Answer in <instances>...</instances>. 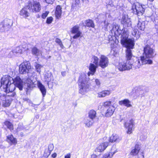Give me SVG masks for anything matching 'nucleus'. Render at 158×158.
<instances>
[{"instance_id":"obj_21","label":"nucleus","mask_w":158,"mask_h":158,"mask_svg":"<svg viewBox=\"0 0 158 158\" xmlns=\"http://www.w3.org/2000/svg\"><path fill=\"white\" fill-rule=\"evenodd\" d=\"M118 103L120 105H124L127 107H130L132 106L131 104L130 101L128 99H125L123 100L120 101Z\"/></svg>"},{"instance_id":"obj_28","label":"nucleus","mask_w":158,"mask_h":158,"mask_svg":"<svg viewBox=\"0 0 158 158\" xmlns=\"http://www.w3.org/2000/svg\"><path fill=\"white\" fill-rule=\"evenodd\" d=\"M110 93L111 92L110 90H103L98 93V97L99 98L104 97L106 96L109 95Z\"/></svg>"},{"instance_id":"obj_38","label":"nucleus","mask_w":158,"mask_h":158,"mask_svg":"<svg viewBox=\"0 0 158 158\" xmlns=\"http://www.w3.org/2000/svg\"><path fill=\"white\" fill-rule=\"evenodd\" d=\"M34 65L37 72H38L39 73H40L41 72L40 69L42 66L36 62L35 63Z\"/></svg>"},{"instance_id":"obj_9","label":"nucleus","mask_w":158,"mask_h":158,"mask_svg":"<svg viewBox=\"0 0 158 158\" xmlns=\"http://www.w3.org/2000/svg\"><path fill=\"white\" fill-rule=\"evenodd\" d=\"M130 61L120 62L117 66V68L121 71L130 70L131 69V65L130 64Z\"/></svg>"},{"instance_id":"obj_2","label":"nucleus","mask_w":158,"mask_h":158,"mask_svg":"<svg viewBox=\"0 0 158 158\" xmlns=\"http://www.w3.org/2000/svg\"><path fill=\"white\" fill-rule=\"evenodd\" d=\"M13 78L8 75L3 77L1 81V87L4 89L6 93L12 92L11 94L9 95L12 97H14L15 95V93L13 92L15 89V85L13 84Z\"/></svg>"},{"instance_id":"obj_19","label":"nucleus","mask_w":158,"mask_h":158,"mask_svg":"<svg viewBox=\"0 0 158 158\" xmlns=\"http://www.w3.org/2000/svg\"><path fill=\"white\" fill-rule=\"evenodd\" d=\"M108 145L109 143L107 142L101 143L97 148V151L99 152H102L104 151L108 146Z\"/></svg>"},{"instance_id":"obj_51","label":"nucleus","mask_w":158,"mask_h":158,"mask_svg":"<svg viewBox=\"0 0 158 158\" xmlns=\"http://www.w3.org/2000/svg\"><path fill=\"white\" fill-rule=\"evenodd\" d=\"M55 42L56 43L58 44H60V43L61 42V41L60 40V39L58 38H56L55 40Z\"/></svg>"},{"instance_id":"obj_23","label":"nucleus","mask_w":158,"mask_h":158,"mask_svg":"<svg viewBox=\"0 0 158 158\" xmlns=\"http://www.w3.org/2000/svg\"><path fill=\"white\" fill-rule=\"evenodd\" d=\"M35 75L31 77H29L27 79L26 82L28 86L30 87H32L34 86L35 85V80H33L32 79V77L33 78Z\"/></svg>"},{"instance_id":"obj_11","label":"nucleus","mask_w":158,"mask_h":158,"mask_svg":"<svg viewBox=\"0 0 158 158\" xmlns=\"http://www.w3.org/2000/svg\"><path fill=\"white\" fill-rule=\"evenodd\" d=\"M109 63V59L107 57L103 55L101 56L99 62V66L104 69L108 66Z\"/></svg>"},{"instance_id":"obj_12","label":"nucleus","mask_w":158,"mask_h":158,"mask_svg":"<svg viewBox=\"0 0 158 158\" xmlns=\"http://www.w3.org/2000/svg\"><path fill=\"white\" fill-rule=\"evenodd\" d=\"M10 19H6L0 23V32H3L9 29L10 27Z\"/></svg>"},{"instance_id":"obj_52","label":"nucleus","mask_w":158,"mask_h":158,"mask_svg":"<svg viewBox=\"0 0 158 158\" xmlns=\"http://www.w3.org/2000/svg\"><path fill=\"white\" fill-rule=\"evenodd\" d=\"M60 46V47L62 48H64V46H63V45L62 43V41L61 42H60V44H58Z\"/></svg>"},{"instance_id":"obj_14","label":"nucleus","mask_w":158,"mask_h":158,"mask_svg":"<svg viewBox=\"0 0 158 158\" xmlns=\"http://www.w3.org/2000/svg\"><path fill=\"white\" fill-rule=\"evenodd\" d=\"M134 121L132 119L130 120L128 122H126L124 124V126L127 129V133L128 134H131L134 129Z\"/></svg>"},{"instance_id":"obj_40","label":"nucleus","mask_w":158,"mask_h":158,"mask_svg":"<svg viewBox=\"0 0 158 158\" xmlns=\"http://www.w3.org/2000/svg\"><path fill=\"white\" fill-rule=\"evenodd\" d=\"M138 30L136 29L133 28V31L132 32V34L134 37H135L136 39H137V38H139V35H136Z\"/></svg>"},{"instance_id":"obj_46","label":"nucleus","mask_w":158,"mask_h":158,"mask_svg":"<svg viewBox=\"0 0 158 158\" xmlns=\"http://www.w3.org/2000/svg\"><path fill=\"white\" fill-rule=\"evenodd\" d=\"M0 98L3 101L6 100V96L4 94L1 95L0 96Z\"/></svg>"},{"instance_id":"obj_10","label":"nucleus","mask_w":158,"mask_h":158,"mask_svg":"<svg viewBox=\"0 0 158 158\" xmlns=\"http://www.w3.org/2000/svg\"><path fill=\"white\" fill-rule=\"evenodd\" d=\"M122 31L123 32V33L121 34V39H122V35H123V34H125V32L126 34L128 35L125 29H123L122 31L121 29H119V26L118 25H114L113 26V28L111 30V32L112 33H114V35L117 36H119L121 34Z\"/></svg>"},{"instance_id":"obj_26","label":"nucleus","mask_w":158,"mask_h":158,"mask_svg":"<svg viewBox=\"0 0 158 158\" xmlns=\"http://www.w3.org/2000/svg\"><path fill=\"white\" fill-rule=\"evenodd\" d=\"M114 110V107L113 106H110L106 111L105 114V116L107 117L111 116L113 114Z\"/></svg>"},{"instance_id":"obj_13","label":"nucleus","mask_w":158,"mask_h":158,"mask_svg":"<svg viewBox=\"0 0 158 158\" xmlns=\"http://www.w3.org/2000/svg\"><path fill=\"white\" fill-rule=\"evenodd\" d=\"M13 84L15 85V86H16L20 90H22L23 83L22 80L19 76H17L14 79H13Z\"/></svg>"},{"instance_id":"obj_57","label":"nucleus","mask_w":158,"mask_h":158,"mask_svg":"<svg viewBox=\"0 0 158 158\" xmlns=\"http://www.w3.org/2000/svg\"><path fill=\"white\" fill-rule=\"evenodd\" d=\"M149 0L150 1H153L154 0Z\"/></svg>"},{"instance_id":"obj_33","label":"nucleus","mask_w":158,"mask_h":158,"mask_svg":"<svg viewBox=\"0 0 158 158\" xmlns=\"http://www.w3.org/2000/svg\"><path fill=\"white\" fill-rule=\"evenodd\" d=\"M137 27L139 30L144 31L145 28V22L139 21L137 24Z\"/></svg>"},{"instance_id":"obj_30","label":"nucleus","mask_w":158,"mask_h":158,"mask_svg":"<svg viewBox=\"0 0 158 158\" xmlns=\"http://www.w3.org/2000/svg\"><path fill=\"white\" fill-rule=\"evenodd\" d=\"M121 139H119L118 136L116 134L112 135L110 137L109 141L111 142H114L115 141H119Z\"/></svg>"},{"instance_id":"obj_22","label":"nucleus","mask_w":158,"mask_h":158,"mask_svg":"<svg viewBox=\"0 0 158 158\" xmlns=\"http://www.w3.org/2000/svg\"><path fill=\"white\" fill-rule=\"evenodd\" d=\"M7 141L9 143H10L11 144L15 145L17 143L16 139L14 138L12 135H10L7 136Z\"/></svg>"},{"instance_id":"obj_17","label":"nucleus","mask_w":158,"mask_h":158,"mask_svg":"<svg viewBox=\"0 0 158 158\" xmlns=\"http://www.w3.org/2000/svg\"><path fill=\"white\" fill-rule=\"evenodd\" d=\"M28 10V5L23 8L20 11L19 15L22 18H27L30 15V13L27 11Z\"/></svg>"},{"instance_id":"obj_15","label":"nucleus","mask_w":158,"mask_h":158,"mask_svg":"<svg viewBox=\"0 0 158 158\" xmlns=\"http://www.w3.org/2000/svg\"><path fill=\"white\" fill-rule=\"evenodd\" d=\"M79 26L76 25L74 26L71 28V32L73 34H75L73 37L74 39H77L80 37L82 34L81 32L79 30Z\"/></svg>"},{"instance_id":"obj_27","label":"nucleus","mask_w":158,"mask_h":158,"mask_svg":"<svg viewBox=\"0 0 158 158\" xmlns=\"http://www.w3.org/2000/svg\"><path fill=\"white\" fill-rule=\"evenodd\" d=\"M31 52L33 55L37 56H40L42 54L41 51L35 47H34L32 48Z\"/></svg>"},{"instance_id":"obj_24","label":"nucleus","mask_w":158,"mask_h":158,"mask_svg":"<svg viewBox=\"0 0 158 158\" xmlns=\"http://www.w3.org/2000/svg\"><path fill=\"white\" fill-rule=\"evenodd\" d=\"M38 87L42 93L43 97H44L46 93V90L44 86L39 81L37 82Z\"/></svg>"},{"instance_id":"obj_39","label":"nucleus","mask_w":158,"mask_h":158,"mask_svg":"<svg viewBox=\"0 0 158 158\" xmlns=\"http://www.w3.org/2000/svg\"><path fill=\"white\" fill-rule=\"evenodd\" d=\"M4 124L7 126V127L10 130L13 129V125L10 122L6 121L5 122Z\"/></svg>"},{"instance_id":"obj_31","label":"nucleus","mask_w":158,"mask_h":158,"mask_svg":"<svg viewBox=\"0 0 158 158\" xmlns=\"http://www.w3.org/2000/svg\"><path fill=\"white\" fill-rule=\"evenodd\" d=\"M96 116V112L95 111L93 110H90L88 113V117L89 118L92 120H94Z\"/></svg>"},{"instance_id":"obj_43","label":"nucleus","mask_w":158,"mask_h":158,"mask_svg":"<svg viewBox=\"0 0 158 158\" xmlns=\"http://www.w3.org/2000/svg\"><path fill=\"white\" fill-rule=\"evenodd\" d=\"M10 105V103L8 101L5 100L3 102V105L5 107H7L9 106Z\"/></svg>"},{"instance_id":"obj_18","label":"nucleus","mask_w":158,"mask_h":158,"mask_svg":"<svg viewBox=\"0 0 158 158\" xmlns=\"http://www.w3.org/2000/svg\"><path fill=\"white\" fill-rule=\"evenodd\" d=\"M98 66L92 63H90L89 67V69L90 71L88 73V76L89 77L90 75H93L96 72V69Z\"/></svg>"},{"instance_id":"obj_58","label":"nucleus","mask_w":158,"mask_h":158,"mask_svg":"<svg viewBox=\"0 0 158 158\" xmlns=\"http://www.w3.org/2000/svg\"><path fill=\"white\" fill-rule=\"evenodd\" d=\"M21 134V135L22 136H23V134Z\"/></svg>"},{"instance_id":"obj_4","label":"nucleus","mask_w":158,"mask_h":158,"mask_svg":"<svg viewBox=\"0 0 158 158\" xmlns=\"http://www.w3.org/2000/svg\"><path fill=\"white\" fill-rule=\"evenodd\" d=\"M86 77L85 74H81L78 81V84L80 88L79 92L82 95L85 94L89 90V85L87 83V80L86 79Z\"/></svg>"},{"instance_id":"obj_5","label":"nucleus","mask_w":158,"mask_h":158,"mask_svg":"<svg viewBox=\"0 0 158 158\" xmlns=\"http://www.w3.org/2000/svg\"><path fill=\"white\" fill-rule=\"evenodd\" d=\"M19 71L21 74L27 73L29 77L33 76L35 73L31 69L30 63L28 62L22 63L19 66Z\"/></svg>"},{"instance_id":"obj_53","label":"nucleus","mask_w":158,"mask_h":158,"mask_svg":"<svg viewBox=\"0 0 158 158\" xmlns=\"http://www.w3.org/2000/svg\"><path fill=\"white\" fill-rule=\"evenodd\" d=\"M57 156V154L56 153H54L52 155V156L53 158H55Z\"/></svg>"},{"instance_id":"obj_56","label":"nucleus","mask_w":158,"mask_h":158,"mask_svg":"<svg viewBox=\"0 0 158 158\" xmlns=\"http://www.w3.org/2000/svg\"><path fill=\"white\" fill-rule=\"evenodd\" d=\"M66 72L65 71L61 72V74L63 76H65L66 75Z\"/></svg>"},{"instance_id":"obj_49","label":"nucleus","mask_w":158,"mask_h":158,"mask_svg":"<svg viewBox=\"0 0 158 158\" xmlns=\"http://www.w3.org/2000/svg\"><path fill=\"white\" fill-rule=\"evenodd\" d=\"M138 158H144V155L143 153H142L139 154L138 156Z\"/></svg>"},{"instance_id":"obj_55","label":"nucleus","mask_w":158,"mask_h":158,"mask_svg":"<svg viewBox=\"0 0 158 158\" xmlns=\"http://www.w3.org/2000/svg\"><path fill=\"white\" fill-rule=\"evenodd\" d=\"M97 157V156L95 154H93L91 156V158H96Z\"/></svg>"},{"instance_id":"obj_20","label":"nucleus","mask_w":158,"mask_h":158,"mask_svg":"<svg viewBox=\"0 0 158 158\" xmlns=\"http://www.w3.org/2000/svg\"><path fill=\"white\" fill-rule=\"evenodd\" d=\"M62 8L60 5L56 6L55 12V15L57 19H59L61 18L62 14Z\"/></svg>"},{"instance_id":"obj_47","label":"nucleus","mask_w":158,"mask_h":158,"mask_svg":"<svg viewBox=\"0 0 158 158\" xmlns=\"http://www.w3.org/2000/svg\"><path fill=\"white\" fill-rule=\"evenodd\" d=\"M48 3L52 4L54 0H44Z\"/></svg>"},{"instance_id":"obj_44","label":"nucleus","mask_w":158,"mask_h":158,"mask_svg":"<svg viewBox=\"0 0 158 158\" xmlns=\"http://www.w3.org/2000/svg\"><path fill=\"white\" fill-rule=\"evenodd\" d=\"M111 101H107L104 102L103 104V106H111Z\"/></svg>"},{"instance_id":"obj_8","label":"nucleus","mask_w":158,"mask_h":158,"mask_svg":"<svg viewBox=\"0 0 158 158\" xmlns=\"http://www.w3.org/2000/svg\"><path fill=\"white\" fill-rule=\"evenodd\" d=\"M133 62L132 63L131 61H130V64L131 65V69L132 68V66L135 69L139 68L143 64H144L142 61L141 59V56L140 57V59L137 57H134L133 59Z\"/></svg>"},{"instance_id":"obj_37","label":"nucleus","mask_w":158,"mask_h":158,"mask_svg":"<svg viewBox=\"0 0 158 158\" xmlns=\"http://www.w3.org/2000/svg\"><path fill=\"white\" fill-rule=\"evenodd\" d=\"M92 60L93 64H94L95 65L99 66V59L97 56H93L92 58Z\"/></svg>"},{"instance_id":"obj_59","label":"nucleus","mask_w":158,"mask_h":158,"mask_svg":"<svg viewBox=\"0 0 158 158\" xmlns=\"http://www.w3.org/2000/svg\"><path fill=\"white\" fill-rule=\"evenodd\" d=\"M142 136L143 137V135H142V136H141V137Z\"/></svg>"},{"instance_id":"obj_50","label":"nucleus","mask_w":158,"mask_h":158,"mask_svg":"<svg viewBox=\"0 0 158 158\" xmlns=\"http://www.w3.org/2000/svg\"><path fill=\"white\" fill-rule=\"evenodd\" d=\"M95 82L96 84L97 85H99L100 84V82L99 80L98 79H96L95 80Z\"/></svg>"},{"instance_id":"obj_41","label":"nucleus","mask_w":158,"mask_h":158,"mask_svg":"<svg viewBox=\"0 0 158 158\" xmlns=\"http://www.w3.org/2000/svg\"><path fill=\"white\" fill-rule=\"evenodd\" d=\"M49 13V12L48 11H45L43 12L42 15V18L43 19H45Z\"/></svg>"},{"instance_id":"obj_35","label":"nucleus","mask_w":158,"mask_h":158,"mask_svg":"<svg viewBox=\"0 0 158 158\" xmlns=\"http://www.w3.org/2000/svg\"><path fill=\"white\" fill-rule=\"evenodd\" d=\"M86 26L94 27L93 21L91 19H88L85 21Z\"/></svg>"},{"instance_id":"obj_3","label":"nucleus","mask_w":158,"mask_h":158,"mask_svg":"<svg viewBox=\"0 0 158 158\" xmlns=\"http://www.w3.org/2000/svg\"><path fill=\"white\" fill-rule=\"evenodd\" d=\"M156 55L155 50L150 46L146 45L143 48V56H141V59L144 64H151L152 60L150 58L154 57Z\"/></svg>"},{"instance_id":"obj_7","label":"nucleus","mask_w":158,"mask_h":158,"mask_svg":"<svg viewBox=\"0 0 158 158\" xmlns=\"http://www.w3.org/2000/svg\"><path fill=\"white\" fill-rule=\"evenodd\" d=\"M28 9L31 12H37L41 10V6L39 2H29L28 5Z\"/></svg>"},{"instance_id":"obj_29","label":"nucleus","mask_w":158,"mask_h":158,"mask_svg":"<svg viewBox=\"0 0 158 158\" xmlns=\"http://www.w3.org/2000/svg\"><path fill=\"white\" fill-rule=\"evenodd\" d=\"M140 149V148L139 145L136 144L135 147V148L131 150L130 154L132 155H136L138 153Z\"/></svg>"},{"instance_id":"obj_45","label":"nucleus","mask_w":158,"mask_h":158,"mask_svg":"<svg viewBox=\"0 0 158 158\" xmlns=\"http://www.w3.org/2000/svg\"><path fill=\"white\" fill-rule=\"evenodd\" d=\"M53 20V18L52 17H50L47 18L46 23L48 24H50Z\"/></svg>"},{"instance_id":"obj_48","label":"nucleus","mask_w":158,"mask_h":158,"mask_svg":"<svg viewBox=\"0 0 158 158\" xmlns=\"http://www.w3.org/2000/svg\"><path fill=\"white\" fill-rule=\"evenodd\" d=\"M23 100L24 101H26L28 103H31V101L28 98H23Z\"/></svg>"},{"instance_id":"obj_34","label":"nucleus","mask_w":158,"mask_h":158,"mask_svg":"<svg viewBox=\"0 0 158 158\" xmlns=\"http://www.w3.org/2000/svg\"><path fill=\"white\" fill-rule=\"evenodd\" d=\"M93 120L89 118H86L85 119L84 123L85 126L88 127H89L92 125L94 123Z\"/></svg>"},{"instance_id":"obj_36","label":"nucleus","mask_w":158,"mask_h":158,"mask_svg":"<svg viewBox=\"0 0 158 158\" xmlns=\"http://www.w3.org/2000/svg\"><path fill=\"white\" fill-rule=\"evenodd\" d=\"M13 52L14 55H17L18 54H21L22 52V49L20 47H16L13 51Z\"/></svg>"},{"instance_id":"obj_42","label":"nucleus","mask_w":158,"mask_h":158,"mask_svg":"<svg viewBox=\"0 0 158 158\" xmlns=\"http://www.w3.org/2000/svg\"><path fill=\"white\" fill-rule=\"evenodd\" d=\"M53 148L54 145L53 144L51 143L49 145L48 147V150L49 151V155L50 154L51 152L53 150Z\"/></svg>"},{"instance_id":"obj_32","label":"nucleus","mask_w":158,"mask_h":158,"mask_svg":"<svg viewBox=\"0 0 158 158\" xmlns=\"http://www.w3.org/2000/svg\"><path fill=\"white\" fill-rule=\"evenodd\" d=\"M113 148L111 149V152L105 154L103 156V158H111L112 157L113 155L117 152L116 149L113 151Z\"/></svg>"},{"instance_id":"obj_6","label":"nucleus","mask_w":158,"mask_h":158,"mask_svg":"<svg viewBox=\"0 0 158 158\" xmlns=\"http://www.w3.org/2000/svg\"><path fill=\"white\" fill-rule=\"evenodd\" d=\"M132 9L134 13L137 14L138 16L142 15L144 12V9L143 6L138 2L134 3Z\"/></svg>"},{"instance_id":"obj_1","label":"nucleus","mask_w":158,"mask_h":158,"mask_svg":"<svg viewBox=\"0 0 158 158\" xmlns=\"http://www.w3.org/2000/svg\"><path fill=\"white\" fill-rule=\"evenodd\" d=\"M128 35L126 34L122 35L121 43L123 46L127 48L126 51V58L127 61H132L131 58L133 56L131 48L133 49L134 45V40L128 39Z\"/></svg>"},{"instance_id":"obj_16","label":"nucleus","mask_w":158,"mask_h":158,"mask_svg":"<svg viewBox=\"0 0 158 158\" xmlns=\"http://www.w3.org/2000/svg\"><path fill=\"white\" fill-rule=\"evenodd\" d=\"M121 23L125 27H129L131 25L130 19L128 18L127 15H123Z\"/></svg>"},{"instance_id":"obj_25","label":"nucleus","mask_w":158,"mask_h":158,"mask_svg":"<svg viewBox=\"0 0 158 158\" xmlns=\"http://www.w3.org/2000/svg\"><path fill=\"white\" fill-rule=\"evenodd\" d=\"M44 79L48 82L52 81L53 80V77L52 73L48 72L46 73L44 76Z\"/></svg>"},{"instance_id":"obj_54","label":"nucleus","mask_w":158,"mask_h":158,"mask_svg":"<svg viewBox=\"0 0 158 158\" xmlns=\"http://www.w3.org/2000/svg\"><path fill=\"white\" fill-rule=\"evenodd\" d=\"M70 154H68L65 156V158H70Z\"/></svg>"}]
</instances>
